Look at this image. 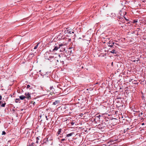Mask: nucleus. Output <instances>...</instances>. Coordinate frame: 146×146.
Here are the masks:
<instances>
[{"instance_id": "obj_6", "label": "nucleus", "mask_w": 146, "mask_h": 146, "mask_svg": "<svg viewBox=\"0 0 146 146\" xmlns=\"http://www.w3.org/2000/svg\"><path fill=\"white\" fill-rule=\"evenodd\" d=\"M19 98L21 100H23L26 98V96L22 95L19 96Z\"/></svg>"}, {"instance_id": "obj_20", "label": "nucleus", "mask_w": 146, "mask_h": 146, "mask_svg": "<svg viewBox=\"0 0 146 146\" xmlns=\"http://www.w3.org/2000/svg\"><path fill=\"white\" fill-rule=\"evenodd\" d=\"M137 22V21H134L133 22V23H136V22Z\"/></svg>"}, {"instance_id": "obj_11", "label": "nucleus", "mask_w": 146, "mask_h": 146, "mask_svg": "<svg viewBox=\"0 0 146 146\" xmlns=\"http://www.w3.org/2000/svg\"><path fill=\"white\" fill-rule=\"evenodd\" d=\"M71 30H69L67 31V33H68L69 34H71Z\"/></svg>"}, {"instance_id": "obj_1", "label": "nucleus", "mask_w": 146, "mask_h": 146, "mask_svg": "<svg viewBox=\"0 0 146 146\" xmlns=\"http://www.w3.org/2000/svg\"><path fill=\"white\" fill-rule=\"evenodd\" d=\"M25 95L26 98H27L28 100H30L31 99V94L29 92H26L25 94Z\"/></svg>"}, {"instance_id": "obj_25", "label": "nucleus", "mask_w": 146, "mask_h": 146, "mask_svg": "<svg viewBox=\"0 0 146 146\" xmlns=\"http://www.w3.org/2000/svg\"><path fill=\"white\" fill-rule=\"evenodd\" d=\"M61 62H62V64H63L64 63V62L63 61H61Z\"/></svg>"}, {"instance_id": "obj_18", "label": "nucleus", "mask_w": 146, "mask_h": 146, "mask_svg": "<svg viewBox=\"0 0 146 146\" xmlns=\"http://www.w3.org/2000/svg\"><path fill=\"white\" fill-rule=\"evenodd\" d=\"M50 90H52V89H53V86H51L50 87Z\"/></svg>"}, {"instance_id": "obj_10", "label": "nucleus", "mask_w": 146, "mask_h": 146, "mask_svg": "<svg viewBox=\"0 0 146 146\" xmlns=\"http://www.w3.org/2000/svg\"><path fill=\"white\" fill-rule=\"evenodd\" d=\"M39 44V43H38L37 44V45L35 46L34 47V49H36L37 48Z\"/></svg>"}, {"instance_id": "obj_15", "label": "nucleus", "mask_w": 146, "mask_h": 146, "mask_svg": "<svg viewBox=\"0 0 146 146\" xmlns=\"http://www.w3.org/2000/svg\"><path fill=\"white\" fill-rule=\"evenodd\" d=\"M6 134V133L5 132V131H3L2 132V135H5Z\"/></svg>"}, {"instance_id": "obj_24", "label": "nucleus", "mask_w": 146, "mask_h": 146, "mask_svg": "<svg viewBox=\"0 0 146 146\" xmlns=\"http://www.w3.org/2000/svg\"><path fill=\"white\" fill-rule=\"evenodd\" d=\"M32 56V57H33V54H30V55H29V56Z\"/></svg>"}, {"instance_id": "obj_28", "label": "nucleus", "mask_w": 146, "mask_h": 146, "mask_svg": "<svg viewBox=\"0 0 146 146\" xmlns=\"http://www.w3.org/2000/svg\"><path fill=\"white\" fill-rule=\"evenodd\" d=\"M114 44V42H113L112 43V44Z\"/></svg>"}, {"instance_id": "obj_4", "label": "nucleus", "mask_w": 146, "mask_h": 146, "mask_svg": "<svg viewBox=\"0 0 146 146\" xmlns=\"http://www.w3.org/2000/svg\"><path fill=\"white\" fill-rule=\"evenodd\" d=\"M60 102L59 100H56L54 102H53L52 104L53 105H56L58 104H59Z\"/></svg>"}, {"instance_id": "obj_17", "label": "nucleus", "mask_w": 146, "mask_h": 146, "mask_svg": "<svg viewBox=\"0 0 146 146\" xmlns=\"http://www.w3.org/2000/svg\"><path fill=\"white\" fill-rule=\"evenodd\" d=\"M30 87V86L29 85H27V89L29 88Z\"/></svg>"}, {"instance_id": "obj_12", "label": "nucleus", "mask_w": 146, "mask_h": 146, "mask_svg": "<svg viewBox=\"0 0 146 146\" xmlns=\"http://www.w3.org/2000/svg\"><path fill=\"white\" fill-rule=\"evenodd\" d=\"M36 143H38V141L39 140L38 137H37L36 138Z\"/></svg>"}, {"instance_id": "obj_7", "label": "nucleus", "mask_w": 146, "mask_h": 146, "mask_svg": "<svg viewBox=\"0 0 146 146\" xmlns=\"http://www.w3.org/2000/svg\"><path fill=\"white\" fill-rule=\"evenodd\" d=\"M59 48V47H57V46H55L54 47V49H53L52 51H56Z\"/></svg>"}, {"instance_id": "obj_9", "label": "nucleus", "mask_w": 146, "mask_h": 146, "mask_svg": "<svg viewBox=\"0 0 146 146\" xmlns=\"http://www.w3.org/2000/svg\"><path fill=\"white\" fill-rule=\"evenodd\" d=\"M6 104V103L5 102H4V103L3 104H2L1 106V107H5Z\"/></svg>"}, {"instance_id": "obj_27", "label": "nucleus", "mask_w": 146, "mask_h": 146, "mask_svg": "<svg viewBox=\"0 0 146 146\" xmlns=\"http://www.w3.org/2000/svg\"><path fill=\"white\" fill-rule=\"evenodd\" d=\"M113 45H110V46L111 47H112L113 46Z\"/></svg>"}, {"instance_id": "obj_14", "label": "nucleus", "mask_w": 146, "mask_h": 146, "mask_svg": "<svg viewBox=\"0 0 146 146\" xmlns=\"http://www.w3.org/2000/svg\"><path fill=\"white\" fill-rule=\"evenodd\" d=\"M19 100H20V99H16L15 102H18V101H19Z\"/></svg>"}, {"instance_id": "obj_23", "label": "nucleus", "mask_w": 146, "mask_h": 146, "mask_svg": "<svg viewBox=\"0 0 146 146\" xmlns=\"http://www.w3.org/2000/svg\"><path fill=\"white\" fill-rule=\"evenodd\" d=\"M65 140V139H62L61 140H62V141H64Z\"/></svg>"}, {"instance_id": "obj_32", "label": "nucleus", "mask_w": 146, "mask_h": 146, "mask_svg": "<svg viewBox=\"0 0 146 146\" xmlns=\"http://www.w3.org/2000/svg\"><path fill=\"white\" fill-rule=\"evenodd\" d=\"M142 114H143L142 113H141V115H142Z\"/></svg>"}, {"instance_id": "obj_30", "label": "nucleus", "mask_w": 146, "mask_h": 146, "mask_svg": "<svg viewBox=\"0 0 146 146\" xmlns=\"http://www.w3.org/2000/svg\"><path fill=\"white\" fill-rule=\"evenodd\" d=\"M1 101H0V104H1Z\"/></svg>"}, {"instance_id": "obj_3", "label": "nucleus", "mask_w": 146, "mask_h": 146, "mask_svg": "<svg viewBox=\"0 0 146 146\" xmlns=\"http://www.w3.org/2000/svg\"><path fill=\"white\" fill-rule=\"evenodd\" d=\"M63 133V132L62 131V130L61 129H58V131L57 133H58V135L60 134H62Z\"/></svg>"}, {"instance_id": "obj_5", "label": "nucleus", "mask_w": 146, "mask_h": 146, "mask_svg": "<svg viewBox=\"0 0 146 146\" xmlns=\"http://www.w3.org/2000/svg\"><path fill=\"white\" fill-rule=\"evenodd\" d=\"M74 134V132H72L69 134H67L66 135V137H68L72 136Z\"/></svg>"}, {"instance_id": "obj_29", "label": "nucleus", "mask_w": 146, "mask_h": 146, "mask_svg": "<svg viewBox=\"0 0 146 146\" xmlns=\"http://www.w3.org/2000/svg\"><path fill=\"white\" fill-rule=\"evenodd\" d=\"M49 61H50V62H52V59L50 60Z\"/></svg>"}, {"instance_id": "obj_2", "label": "nucleus", "mask_w": 146, "mask_h": 146, "mask_svg": "<svg viewBox=\"0 0 146 146\" xmlns=\"http://www.w3.org/2000/svg\"><path fill=\"white\" fill-rule=\"evenodd\" d=\"M46 59H48V60H49L52 59V62H55V59L53 57H51V56H50L48 58Z\"/></svg>"}, {"instance_id": "obj_31", "label": "nucleus", "mask_w": 146, "mask_h": 146, "mask_svg": "<svg viewBox=\"0 0 146 146\" xmlns=\"http://www.w3.org/2000/svg\"><path fill=\"white\" fill-rule=\"evenodd\" d=\"M144 123H142V125H144Z\"/></svg>"}, {"instance_id": "obj_22", "label": "nucleus", "mask_w": 146, "mask_h": 146, "mask_svg": "<svg viewBox=\"0 0 146 146\" xmlns=\"http://www.w3.org/2000/svg\"><path fill=\"white\" fill-rule=\"evenodd\" d=\"M71 32H72L71 34L72 33H74V32L73 31H72V30H71Z\"/></svg>"}, {"instance_id": "obj_13", "label": "nucleus", "mask_w": 146, "mask_h": 146, "mask_svg": "<svg viewBox=\"0 0 146 146\" xmlns=\"http://www.w3.org/2000/svg\"><path fill=\"white\" fill-rule=\"evenodd\" d=\"M63 46V44H59V48H60V47Z\"/></svg>"}, {"instance_id": "obj_16", "label": "nucleus", "mask_w": 146, "mask_h": 146, "mask_svg": "<svg viewBox=\"0 0 146 146\" xmlns=\"http://www.w3.org/2000/svg\"><path fill=\"white\" fill-rule=\"evenodd\" d=\"M70 123H71V125H73L74 124V123L73 122H72Z\"/></svg>"}, {"instance_id": "obj_26", "label": "nucleus", "mask_w": 146, "mask_h": 146, "mask_svg": "<svg viewBox=\"0 0 146 146\" xmlns=\"http://www.w3.org/2000/svg\"><path fill=\"white\" fill-rule=\"evenodd\" d=\"M100 115H99V116H97V117H98V118H99V117H100Z\"/></svg>"}, {"instance_id": "obj_21", "label": "nucleus", "mask_w": 146, "mask_h": 146, "mask_svg": "<svg viewBox=\"0 0 146 146\" xmlns=\"http://www.w3.org/2000/svg\"><path fill=\"white\" fill-rule=\"evenodd\" d=\"M45 117H46V120H48V118H47V116H45Z\"/></svg>"}, {"instance_id": "obj_8", "label": "nucleus", "mask_w": 146, "mask_h": 146, "mask_svg": "<svg viewBox=\"0 0 146 146\" xmlns=\"http://www.w3.org/2000/svg\"><path fill=\"white\" fill-rule=\"evenodd\" d=\"M110 52L113 54H116L117 53V51H116L115 50L113 49L110 51Z\"/></svg>"}, {"instance_id": "obj_19", "label": "nucleus", "mask_w": 146, "mask_h": 146, "mask_svg": "<svg viewBox=\"0 0 146 146\" xmlns=\"http://www.w3.org/2000/svg\"><path fill=\"white\" fill-rule=\"evenodd\" d=\"M2 99V96L0 94V100H1Z\"/></svg>"}]
</instances>
